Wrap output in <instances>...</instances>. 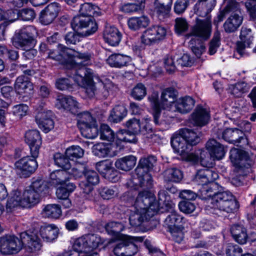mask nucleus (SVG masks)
<instances>
[{
    "mask_svg": "<svg viewBox=\"0 0 256 256\" xmlns=\"http://www.w3.org/2000/svg\"><path fill=\"white\" fill-rule=\"evenodd\" d=\"M42 214L44 217L58 218L62 215V210L57 204H48L43 209Z\"/></svg>",
    "mask_w": 256,
    "mask_h": 256,
    "instance_id": "47",
    "label": "nucleus"
},
{
    "mask_svg": "<svg viewBox=\"0 0 256 256\" xmlns=\"http://www.w3.org/2000/svg\"><path fill=\"white\" fill-rule=\"evenodd\" d=\"M176 97L175 92L172 88L164 90L161 94L160 105L164 109H170L174 104Z\"/></svg>",
    "mask_w": 256,
    "mask_h": 256,
    "instance_id": "37",
    "label": "nucleus"
},
{
    "mask_svg": "<svg viewBox=\"0 0 256 256\" xmlns=\"http://www.w3.org/2000/svg\"><path fill=\"white\" fill-rule=\"evenodd\" d=\"M182 132L188 144L191 146L196 145L200 142V132H197L193 130L188 128H184L180 130Z\"/></svg>",
    "mask_w": 256,
    "mask_h": 256,
    "instance_id": "42",
    "label": "nucleus"
},
{
    "mask_svg": "<svg viewBox=\"0 0 256 256\" xmlns=\"http://www.w3.org/2000/svg\"><path fill=\"white\" fill-rule=\"evenodd\" d=\"M240 41L236 43L237 52L240 55L244 54L245 49L250 48L254 41V36L250 28L242 27L240 36Z\"/></svg>",
    "mask_w": 256,
    "mask_h": 256,
    "instance_id": "25",
    "label": "nucleus"
},
{
    "mask_svg": "<svg viewBox=\"0 0 256 256\" xmlns=\"http://www.w3.org/2000/svg\"><path fill=\"white\" fill-rule=\"evenodd\" d=\"M60 10V7L58 3L52 2L49 4L40 12V22L44 25L50 24L58 16Z\"/></svg>",
    "mask_w": 256,
    "mask_h": 256,
    "instance_id": "24",
    "label": "nucleus"
},
{
    "mask_svg": "<svg viewBox=\"0 0 256 256\" xmlns=\"http://www.w3.org/2000/svg\"><path fill=\"white\" fill-rule=\"evenodd\" d=\"M54 164L58 167L62 168V170H66L71 167L68 159L62 154L58 152L54 154Z\"/></svg>",
    "mask_w": 256,
    "mask_h": 256,
    "instance_id": "55",
    "label": "nucleus"
},
{
    "mask_svg": "<svg viewBox=\"0 0 256 256\" xmlns=\"http://www.w3.org/2000/svg\"><path fill=\"white\" fill-rule=\"evenodd\" d=\"M136 163V158L132 155H129L118 159L114 165L119 170L128 171L135 166Z\"/></svg>",
    "mask_w": 256,
    "mask_h": 256,
    "instance_id": "36",
    "label": "nucleus"
},
{
    "mask_svg": "<svg viewBox=\"0 0 256 256\" xmlns=\"http://www.w3.org/2000/svg\"><path fill=\"white\" fill-rule=\"evenodd\" d=\"M175 31L178 34H182L187 31L188 24L185 18H179L175 20Z\"/></svg>",
    "mask_w": 256,
    "mask_h": 256,
    "instance_id": "61",
    "label": "nucleus"
},
{
    "mask_svg": "<svg viewBox=\"0 0 256 256\" xmlns=\"http://www.w3.org/2000/svg\"><path fill=\"white\" fill-rule=\"evenodd\" d=\"M117 190L116 188L108 187L102 188L100 190V196L105 200H110L114 198L117 195Z\"/></svg>",
    "mask_w": 256,
    "mask_h": 256,
    "instance_id": "63",
    "label": "nucleus"
},
{
    "mask_svg": "<svg viewBox=\"0 0 256 256\" xmlns=\"http://www.w3.org/2000/svg\"><path fill=\"white\" fill-rule=\"evenodd\" d=\"M58 228L54 224H51L41 226L39 234L44 241L52 242L58 238Z\"/></svg>",
    "mask_w": 256,
    "mask_h": 256,
    "instance_id": "33",
    "label": "nucleus"
},
{
    "mask_svg": "<svg viewBox=\"0 0 256 256\" xmlns=\"http://www.w3.org/2000/svg\"><path fill=\"white\" fill-rule=\"evenodd\" d=\"M78 127L86 126H94L97 124L96 118L88 112H84L79 114L78 116Z\"/></svg>",
    "mask_w": 256,
    "mask_h": 256,
    "instance_id": "45",
    "label": "nucleus"
},
{
    "mask_svg": "<svg viewBox=\"0 0 256 256\" xmlns=\"http://www.w3.org/2000/svg\"><path fill=\"white\" fill-rule=\"evenodd\" d=\"M103 35L105 42L112 46L118 45L121 40L120 32L113 26H106Z\"/></svg>",
    "mask_w": 256,
    "mask_h": 256,
    "instance_id": "30",
    "label": "nucleus"
},
{
    "mask_svg": "<svg viewBox=\"0 0 256 256\" xmlns=\"http://www.w3.org/2000/svg\"><path fill=\"white\" fill-rule=\"evenodd\" d=\"M210 118V112L202 106H198L191 115V120L194 124L203 126L206 124Z\"/></svg>",
    "mask_w": 256,
    "mask_h": 256,
    "instance_id": "27",
    "label": "nucleus"
},
{
    "mask_svg": "<svg viewBox=\"0 0 256 256\" xmlns=\"http://www.w3.org/2000/svg\"><path fill=\"white\" fill-rule=\"evenodd\" d=\"M127 114V110L124 106H116L110 112V119L114 122L122 120Z\"/></svg>",
    "mask_w": 256,
    "mask_h": 256,
    "instance_id": "44",
    "label": "nucleus"
},
{
    "mask_svg": "<svg viewBox=\"0 0 256 256\" xmlns=\"http://www.w3.org/2000/svg\"><path fill=\"white\" fill-rule=\"evenodd\" d=\"M36 120L39 128L46 133L54 127V122L52 118V112L50 110H46L42 108L37 110Z\"/></svg>",
    "mask_w": 256,
    "mask_h": 256,
    "instance_id": "23",
    "label": "nucleus"
},
{
    "mask_svg": "<svg viewBox=\"0 0 256 256\" xmlns=\"http://www.w3.org/2000/svg\"><path fill=\"white\" fill-rule=\"evenodd\" d=\"M146 94V90L144 86L141 84H138L135 86L132 92L131 95L136 100H142Z\"/></svg>",
    "mask_w": 256,
    "mask_h": 256,
    "instance_id": "59",
    "label": "nucleus"
},
{
    "mask_svg": "<svg viewBox=\"0 0 256 256\" xmlns=\"http://www.w3.org/2000/svg\"><path fill=\"white\" fill-rule=\"evenodd\" d=\"M30 158V156H24L15 162L16 172L22 178L28 177L38 168L36 158Z\"/></svg>",
    "mask_w": 256,
    "mask_h": 256,
    "instance_id": "17",
    "label": "nucleus"
},
{
    "mask_svg": "<svg viewBox=\"0 0 256 256\" xmlns=\"http://www.w3.org/2000/svg\"><path fill=\"white\" fill-rule=\"evenodd\" d=\"M29 108L28 106L24 104H16L12 107L10 114L18 120H21L26 116L28 112Z\"/></svg>",
    "mask_w": 256,
    "mask_h": 256,
    "instance_id": "46",
    "label": "nucleus"
},
{
    "mask_svg": "<svg viewBox=\"0 0 256 256\" xmlns=\"http://www.w3.org/2000/svg\"><path fill=\"white\" fill-rule=\"evenodd\" d=\"M150 118L148 116L144 117L140 123V120L136 118H133L128 120L125 124L126 127L128 131L133 134H136L140 132L144 134L146 132H150L152 131L150 125L149 124Z\"/></svg>",
    "mask_w": 256,
    "mask_h": 256,
    "instance_id": "20",
    "label": "nucleus"
},
{
    "mask_svg": "<svg viewBox=\"0 0 256 256\" xmlns=\"http://www.w3.org/2000/svg\"><path fill=\"white\" fill-rule=\"evenodd\" d=\"M182 177V171L176 168H168L164 172V179L168 182H178Z\"/></svg>",
    "mask_w": 256,
    "mask_h": 256,
    "instance_id": "49",
    "label": "nucleus"
},
{
    "mask_svg": "<svg viewBox=\"0 0 256 256\" xmlns=\"http://www.w3.org/2000/svg\"><path fill=\"white\" fill-rule=\"evenodd\" d=\"M48 58L65 62L66 67L72 68L73 70L79 64L84 66L88 64L91 55L88 53H80L59 44L58 50L48 52Z\"/></svg>",
    "mask_w": 256,
    "mask_h": 256,
    "instance_id": "3",
    "label": "nucleus"
},
{
    "mask_svg": "<svg viewBox=\"0 0 256 256\" xmlns=\"http://www.w3.org/2000/svg\"><path fill=\"white\" fill-rule=\"evenodd\" d=\"M98 134L100 138L104 140L111 142L114 138V132L106 124H102L100 126Z\"/></svg>",
    "mask_w": 256,
    "mask_h": 256,
    "instance_id": "54",
    "label": "nucleus"
},
{
    "mask_svg": "<svg viewBox=\"0 0 256 256\" xmlns=\"http://www.w3.org/2000/svg\"><path fill=\"white\" fill-rule=\"evenodd\" d=\"M123 148L122 146H116L115 143L100 142L94 144L92 148L93 154L99 158L113 156Z\"/></svg>",
    "mask_w": 256,
    "mask_h": 256,
    "instance_id": "19",
    "label": "nucleus"
},
{
    "mask_svg": "<svg viewBox=\"0 0 256 256\" xmlns=\"http://www.w3.org/2000/svg\"><path fill=\"white\" fill-rule=\"evenodd\" d=\"M85 177L86 180L80 182L79 186L84 194H89L93 190L92 186L98 183L99 177L98 174L92 170L86 171Z\"/></svg>",
    "mask_w": 256,
    "mask_h": 256,
    "instance_id": "26",
    "label": "nucleus"
},
{
    "mask_svg": "<svg viewBox=\"0 0 256 256\" xmlns=\"http://www.w3.org/2000/svg\"><path fill=\"white\" fill-rule=\"evenodd\" d=\"M230 159L240 174L245 176L249 172L252 162L248 152L233 148L230 151Z\"/></svg>",
    "mask_w": 256,
    "mask_h": 256,
    "instance_id": "11",
    "label": "nucleus"
},
{
    "mask_svg": "<svg viewBox=\"0 0 256 256\" xmlns=\"http://www.w3.org/2000/svg\"><path fill=\"white\" fill-rule=\"evenodd\" d=\"M222 138L234 144L243 146L248 144V140L244 132L238 128H228L222 132Z\"/></svg>",
    "mask_w": 256,
    "mask_h": 256,
    "instance_id": "21",
    "label": "nucleus"
},
{
    "mask_svg": "<svg viewBox=\"0 0 256 256\" xmlns=\"http://www.w3.org/2000/svg\"><path fill=\"white\" fill-rule=\"evenodd\" d=\"M130 61V58L120 54H112L106 59V63L112 68H122L126 66Z\"/></svg>",
    "mask_w": 256,
    "mask_h": 256,
    "instance_id": "31",
    "label": "nucleus"
},
{
    "mask_svg": "<svg viewBox=\"0 0 256 256\" xmlns=\"http://www.w3.org/2000/svg\"><path fill=\"white\" fill-rule=\"evenodd\" d=\"M150 23L149 18L146 16L132 17L128 21V27L131 30H137L147 26Z\"/></svg>",
    "mask_w": 256,
    "mask_h": 256,
    "instance_id": "40",
    "label": "nucleus"
},
{
    "mask_svg": "<svg viewBox=\"0 0 256 256\" xmlns=\"http://www.w3.org/2000/svg\"><path fill=\"white\" fill-rule=\"evenodd\" d=\"M136 208H142V206L144 208L147 206L151 207V205H156L157 210L156 214L158 212L163 213L166 212H170L171 213L172 211H175L174 203L170 200L168 196H166L164 192L158 194V202L156 200V197L153 194L148 190L140 192L138 194V198L136 204Z\"/></svg>",
    "mask_w": 256,
    "mask_h": 256,
    "instance_id": "4",
    "label": "nucleus"
},
{
    "mask_svg": "<svg viewBox=\"0 0 256 256\" xmlns=\"http://www.w3.org/2000/svg\"><path fill=\"white\" fill-rule=\"evenodd\" d=\"M138 198L137 196L134 207V211L130 216L129 220L130 224L132 226H138L144 220L150 219L156 214L157 207L156 205H151V207L147 206L146 208L142 206V208H136V204Z\"/></svg>",
    "mask_w": 256,
    "mask_h": 256,
    "instance_id": "13",
    "label": "nucleus"
},
{
    "mask_svg": "<svg viewBox=\"0 0 256 256\" xmlns=\"http://www.w3.org/2000/svg\"><path fill=\"white\" fill-rule=\"evenodd\" d=\"M180 210L186 214H190L196 210V206L192 202L187 200H182L178 204Z\"/></svg>",
    "mask_w": 256,
    "mask_h": 256,
    "instance_id": "62",
    "label": "nucleus"
},
{
    "mask_svg": "<svg viewBox=\"0 0 256 256\" xmlns=\"http://www.w3.org/2000/svg\"><path fill=\"white\" fill-rule=\"evenodd\" d=\"M25 142L29 146L32 156L34 158H38L42 144L40 132L37 130L26 132L25 134Z\"/></svg>",
    "mask_w": 256,
    "mask_h": 256,
    "instance_id": "22",
    "label": "nucleus"
},
{
    "mask_svg": "<svg viewBox=\"0 0 256 256\" xmlns=\"http://www.w3.org/2000/svg\"><path fill=\"white\" fill-rule=\"evenodd\" d=\"M206 148L214 160H220L225 155L224 147L214 139H210L206 142Z\"/></svg>",
    "mask_w": 256,
    "mask_h": 256,
    "instance_id": "28",
    "label": "nucleus"
},
{
    "mask_svg": "<svg viewBox=\"0 0 256 256\" xmlns=\"http://www.w3.org/2000/svg\"><path fill=\"white\" fill-rule=\"evenodd\" d=\"M22 249V242L14 235H6L0 238V251L5 254L18 252Z\"/></svg>",
    "mask_w": 256,
    "mask_h": 256,
    "instance_id": "18",
    "label": "nucleus"
},
{
    "mask_svg": "<svg viewBox=\"0 0 256 256\" xmlns=\"http://www.w3.org/2000/svg\"><path fill=\"white\" fill-rule=\"evenodd\" d=\"M103 84V88L99 92L98 96L106 98L110 94H112L116 88L114 84L110 80L106 78L102 79V82H99Z\"/></svg>",
    "mask_w": 256,
    "mask_h": 256,
    "instance_id": "53",
    "label": "nucleus"
},
{
    "mask_svg": "<svg viewBox=\"0 0 256 256\" xmlns=\"http://www.w3.org/2000/svg\"><path fill=\"white\" fill-rule=\"evenodd\" d=\"M37 34V30L33 26H29L21 29L13 38L12 44L18 48L26 50L34 47V36Z\"/></svg>",
    "mask_w": 256,
    "mask_h": 256,
    "instance_id": "10",
    "label": "nucleus"
},
{
    "mask_svg": "<svg viewBox=\"0 0 256 256\" xmlns=\"http://www.w3.org/2000/svg\"><path fill=\"white\" fill-rule=\"evenodd\" d=\"M148 100L154 108L153 116L155 124L158 126H164V128H167L174 116L170 114V110L164 112L162 116H161L160 110V106L161 105L160 103V104L158 102V92H153L148 98Z\"/></svg>",
    "mask_w": 256,
    "mask_h": 256,
    "instance_id": "16",
    "label": "nucleus"
},
{
    "mask_svg": "<svg viewBox=\"0 0 256 256\" xmlns=\"http://www.w3.org/2000/svg\"><path fill=\"white\" fill-rule=\"evenodd\" d=\"M39 194L32 188H27L24 191L13 190L8 198L6 208L11 211L13 208L20 206L30 208L38 202Z\"/></svg>",
    "mask_w": 256,
    "mask_h": 256,
    "instance_id": "6",
    "label": "nucleus"
},
{
    "mask_svg": "<svg viewBox=\"0 0 256 256\" xmlns=\"http://www.w3.org/2000/svg\"><path fill=\"white\" fill-rule=\"evenodd\" d=\"M66 156L72 160L81 158L84 154V150L78 146H72L66 148Z\"/></svg>",
    "mask_w": 256,
    "mask_h": 256,
    "instance_id": "52",
    "label": "nucleus"
},
{
    "mask_svg": "<svg viewBox=\"0 0 256 256\" xmlns=\"http://www.w3.org/2000/svg\"><path fill=\"white\" fill-rule=\"evenodd\" d=\"M183 218L176 211H172L168 214L165 220L166 224L169 228V230L174 227H178L182 222Z\"/></svg>",
    "mask_w": 256,
    "mask_h": 256,
    "instance_id": "50",
    "label": "nucleus"
},
{
    "mask_svg": "<svg viewBox=\"0 0 256 256\" xmlns=\"http://www.w3.org/2000/svg\"><path fill=\"white\" fill-rule=\"evenodd\" d=\"M216 4V0H199L194 6V12L199 16H208Z\"/></svg>",
    "mask_w": 256,
    "mask_h": 256,
    "instance_id": "29",
    "label": "nucleus"
},
{
    "mask_svg": "<svg viewBox=\"0 0 256 256\" xmlns=\"http://www.w3.org/2000/svg\"><path fill=\"white\" fill-rule=\"evenodd\" d=\"M172 240L178 244L181 243L184 240V227L180 226L174 227L170 230Z\"/></svg>",
    "mask_w": 256,
    "mask_h": 256,
    "instance_id": "60",
    "label": "nucleus"
},
{
    "mask_svg": "<svg viewBox=\"0 0 256 256\" xmlns=\"http://www.w3.org/2000/svg\"><path fill=\"white\" fill-rule=\"evenodd\" d=\"M249 89L248 84L242 81L230 84L228 86V90L231 94L238 98L242 96L244 93L248 91Z\"/></svg>",
    "mask_w": 256,
    "mask_h": 256,
    "instance_id": "41",
    "label": "nucleus"
},
{
    "mask_svg": "<svg viewBox=\"0 0 256 256\" xmlns=\"http://www.w3.org/2000/svg\"><path fill=\"white\" fill-rule=\"evenodd\" d=\"M14 88L17 93L22 94L31 92L33 86L32 83L30 82L27 77L22 76L16 79Z\"/></svg>",
    "mask_w": 256,
    "mask_h": 256,
    "instance_id": "34",
    "label": "nucleus"
},
{
    "mask_svg": "<svg viewBox=\"0 0 256 256\" xmlns=\"http://www.w3.org/2000/svg\"><path fill=\"white\" fill-rule=\"evenodd\" d=\"M171 8V6H166L163 4H159L158 3L154 2V11L160 20H162L168 16Z\"/></svg>",
    "mask_w": 256,
    "mask_h": 256,
    "instance_id": "57",
    "label": "nucleus"
},
{
    "mask_svg": "<svg viewBox=\"0 0 256 256\" xmlns=\"http://www.w3.org/2000/svg\"><path fill=\"white\" fill-rule=\"evenodd\" d=\"M80 15L74 18L71 25L74 30L86 29L82 32L84 36H90L98 29L96 24L93 17L98 16L100 12L99 8L90 3H84L80 5Z\"/></svg>",
    "mask_w": 256,
    "mask_h": 256,
    "instance_id": "2",
    "label": "nucleus"
},
{
    "mask_svg": "<svg viewBox=\"0 0 256 256\" xmlns=\"http://www.w3.org/2000/svg\"><path fill=\"white\" fill-rule=\"evenodd\" d=\"M131 239H127L126 240H122V241H126L125 242V250L124 256H132L138 250V248L132 242L134 241L142 242L143 239L140 237L130 236Z\"/></svg>",
    "mask_w": 256,
    "mask_h": 256,
    "instance_id": "48",
    "label": "nucleus"
},
{
    "mask_svg": "<svg viewBox=\"0 0 256 256\" xmlns=\"http://www.w3.org/2000/svg\"><path fill=\"white\" fill-rule=\"evenodd\" d=\"M73 72L74 74L71 76L70 77L84 88L88 98H92L96 95L98 96L99 92H97L94 80H95L99 82H102V78L94 74L91 70L87 69L84 67H82L78 70L76 68Z\"/></svg>",
    "mask_w": 256,
    "mask_h": 256,
    "instance_id": "5",
    "label": "nucleus"
},
{
    "mask_svg": "<svg viewBox=\"0 0 256 256\" xmlns=\"http://www.w3.org/2000/svg\"><path fill=\"white\" fill-rule=\"evenodd\" d=\"M82 135L89 139H94L98 134V124L94 126H86L78 128Z\"/></svg>",
    "mask_w": 256,
    "mask_h": 256,
    "instance_id": "51",
    "label": "nucleus"
},
{
    "mask_svg": "<svg viewBox=\"0 0 256 256\" xmlns=\"http://www.w3.org/2000/svg\"><path fill=\"white\" fill-rule=\"evenodd\" d=\"M156 161V158L152 156L140 158L135 170L136 176L134 178V183L142 187L150 188L152 186V177L149 172L152 170Z\"/></svg>",
    "mask_w": 256,
    "mask_h": 256,
    "instance_id": "8",
    "label": "nucleus"
},
{
    "mask_svg": "<svg viewBox=\"0 0 256 256\" xmlns=\"http://www.w3.org/2000/svg\"><path fill=\"white\" fill-rule=\"evenodd\" d=\"M105 228L108 234L114 236L117 240H126L132 238L128 235L120 233L124 228V226L121 223L110 222L106 224Z\"/></svg>",
    "mask_w": 256,
    "mask_h": 256,
    "instance_id": "32",
    "label": "nucleus"
},
{
    "mask_svg": "<svg viewBox=\"0 0 256 256\" xmlns=\"http://www.w3.org/2000/svg\"><path fill=\"white\" fill-rule=\"evenodd\" d=\"M194 102V100L190 96L179 98L174 103L175 110L182 114L187 113L193 108Z\"/></svg>",
    "mask_w": 256,
    "mask_h": 256,
    "instance_id": "35",
    "label": "nucleus"
},
{
    "mask_svg": "<svg viewBox=\"0 0 256 256\" xmlns=\"http://www.w3.org/2000/svg\"><path fill=\"white\" fill-rule=\"evenodd\" d=\"M96 168L104 177L112 170V164L108 160H102L96 164Z\"/></svg>",
    "mask_w": 256,
    "mask_h": 256,
    "instance_id": "58",
    "label": "nucleus"
},
{
    "mask_svg": "<svg viewBox=\"0 0 256 256\" xmlns=\"http://www.w3.org/2000/svg\"><path fill=\"white\" fill-rule=\"evenodd\" d=\"M220 45V34L218 32H216L214 34V37L211 40L210 46L208 52L210 55L214 54Z\"/></svg>",
    "mask_w": 256,
    "mask_h": 256,
    "instance_id": "64",
    "label": "nucleus"
},
{
    "mask_svg": "<svg viewBox=\"0 0 256 256\" xmlns=\"http://www.w3.org/2000/svg\"><path fill=\"white\" fill-rule=\"evenodd\" d=\"M166 34L167 30L164 26L152 25L144 32L141 41L144 44L151 45L165 39Z\"/></svg>",
    "mask_w": 256,
    "mask_h": 256,
    "instance_id": "14",
    "label": "nucleus"
},
{
    "mask_svg": "<svg viewBox=\"0 0 256 256\" xmlns=\"http://www.w3.org/2000/svg\"><path fill=\"white\" fill-rule=\"evenodd\" d=\"M230 12H232V14L224 24V30L228 33L236 30L243 21L239 4L234 0L228 2L223 10L220 12L218 16V20L222 21L226 14Z\"/></svg>",
    "mask_w": 256,
    "mask_h": 256,
    "instance_id": "7",
    "label": "nucleus"
},
{
    "mask_svg": "<svg viewBox=\"0 0 256 256\" xmlns=\"http://www.w3.org/2000/svg\"><path fill=\"white\" fill-rule=\"evenodd\" d=\"M171 144L175 152L179 154L183 160L192 163L198 162V157L197 154L189 152L192 146L188 144L180 130L172 137Z\"/></svg>",
    "mask_w": 256,
    "mask_h": 256,
    "instance_id": "9",
    "label": "nucleus"
},
{
    "mask_svg": "<svg viewBox=\"0 0 256 256\" xmlns=\"http://www.w3.org/2000/svg\"><path fill=\"white\" fill-rule=\"evenodd\" d=\"M192 50L196 56H200L204 50L205 47L201 40L192 38L189 42Z\"/></svg>",
    "mask_w": 256,
    "mask_h": 256,
    "instance_id": "56",
    "label": "nucleus"
},
{
    "mask_svg": "<svg viewBox=\"0 0 256 256\" xmlns=\"http://www.w3.org/2000/svg\"><path fill=\"white\" fill-rule=\"evenodd\" d=\"M218 178V174L211 170H199L195 178L198 184L202 186L198 194L202 199L208 200V210L214 208L226 212H232L238 208V202L229 191L216 193V185L213 182Z\"/></svg>",
    "mask_w": 256,
    "mask_h": 256,
    "instance_id": "1",
    "label": "nucleus"
},
{
    "mask_svg": "<svg viewBox=\"0 0 256 256\" xmlns=\"http://www.w3.org/2000/svg\"><path fill=\"white\" fill-rule=\"evenodd\" d=\"M57 100L60 101L62 106L68 110L72 111L79 108L80 104L72 96H59Z\"/></svg>",
    "mask_w": 256,
    "mask_h": 256,
    "instance_id": "43",
    "label": "nucleus"
},
{
    "mask_svg": "<svg viewBox=\"0 0 256 256\" xmlns=\"http://www.w3.org/2000/svg\"><path fill=\"white\" fill-rule=\"evenodd\" d=\"M212 30V22L210 16H208L204 19L196 18L194 24L192 26L190 32L186 34V36H194L196 39L206 40L210 38Z\"/></svg>",
    "mask_w": 256,
    "mask_h": 256,
    "instance_id": "12",
    "label": "nucleus"
},
{
    "mask_svg": "<svg viewBox=\"0 0 256 256\" xmlns=\"http://www.w3.org/2000/svg\"><path fill=\"white\" fill-rule=\"evenodd\" d=\"M231 234L234 240L240 244H244L248 240L246 230L240 225H234L231 228Z\"/></svg>",
    "mask_w": 256,
    "mask_h": 256,
    "instance_id": "38",
    "label": "nucleus"
},
{
    "mask_svg": "<svg viewBox=\"0 0 256 256\" xmlns=\"http://www.w3.org/2000/svg\"><path fill=\"white\" fill-rule=\"evenodd\" d=\"M22 247L29 254H34L39 251L42 247V243L38 238V232L36 230H27L20 234Z\"/></svg>",
    "mask_w": 256,
    "mask_h": 256,
    "instance_id": "15",
    "label": "nucleus"
},
{
    "mask_svg": "<svg viewBox=\"0 0 256 256\" xmlns=\"http://www.w3.org/2000/svg\"><path fill=\"white\" fill-rule=\"evenodd\" d=\"M50 182L54 186L62 185L69 179L66 170H58L50 174Z\"/></svg>",
    "mask_w": 256,
    "mask_h": 256,
    "instance_id": "39",
    "label": "nucleus"
}]
</instances>
